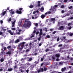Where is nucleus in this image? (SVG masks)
<instances>
[{"instance_id": "1", "label": "nucleus", "mask_w": 73, "mask_h": 73, "mask_svg": "<svg viewBox=\"0 0 73 73\" xmlns=\"http://www.w3.org/2000/svg\"><path fill=\"white\" fill-rule=\"evenodd\" d=\"M26 22L27 23H24L23 25V27L24 28H29L30 27H31V22L29 21H26Z\"/></svg>"}, {"instance_id": "2", "label": "nucleus", "mask_w": 73, "mask_h": 73, "mask_svg": "<svg viewBox=\"0 0 73 73\" xmlns=\"http://www.w3.org/2000/svg\"><path fill=\"white\" fill-rule=\"evenodd\" d=\"M24 44H25V42H24L20 43L19 44L20 46L19 49H23L24 46Z\"/></svg>"}, {"instance_id": "3", "label": "nucleus", "mask_w": 73, "mask_h": 73, "mask_svg": "<svg viewBox=\"0 0 73 73\" xmlns=\"http://www.w3.org/2000/svg\"><path fill=\"white\" fill-rule=\"evenodd\" d=\"M23 9V8H20L19 9V10L20 11H19V10H17L16 11V13H18V14H21L22 13V11H21Z\"/></svg>"}, {"instance_id": "4", "label": "nucleus", "mask_w": 73, "mask_h": 73, "mask_svg": "<svg viewBox=\"0 0 73 73\" xmlns=\"http://www.w3.org/2000/svg\"><path fill=\"white\" fill-rule=\"evenodd\" d=\"M51 11H48L46 13H45V16H46L48 14V15H50V14H51L52 12H53V11H52V10H51Z\"/></svg>"}, {"instance_id": "5", "label": "nucleus", "mask_w": 73, "mask_h": 73, "mask_svg": "<svg viewBox=\"0 0 73 73\" xmlns=\"http://www.w3.org/2000/svg\"><path fill=\"white\" fill-rule=\"evenodd\" d=\"M58 7V5H55L53 7V8H52L51 9H50L49 11L52 10V11H54V10L56 9V7Z\"/></svg>"}, {"instance_id": "6", "label": "nucleus", "mask_w": 73, "mask_h": 73, "mask_svg": "<svg viewBox=\"0 0 73 73\" xmlns=\"http://www.w3.org/2000/svg\"><path fill=\"white\" fill-rule=\"evenodd\" d=\"M15 22H16V21L15 20V21H14L12 23V27H14V28H15Z\"/></svg>"}, {"instance_id": "7", "label": "nucleus", "mask_w": 73, "mask_h": 73, "mask_svg": "<svg viewBox=\"0 0 73 73\" xmlns=\"http://www.w3.org/2000/svg\"><path fill=\"white\" fill-rule=\"evenodd\" d=\"M64 26H61L59 27V30L61 31H62V30H64Z\"/></svg>"}, {"instance_id": "8", "label": "nucleus", "mask_w": 73, "mask_h": 73, "mask_svg": "<svg viewBox=\"0 0 73 73\" xmlns=\"http://www.w3.org/2000/svg\"><path fill=\"white\" fill-rule=\"evenodd\" d=\"M6 12H7V11L2 12V13L0 14V15H1V16H4L5 15V14L6 13Z\"/></svg>"}, {"instance_id": "9", "label": "nucleus", "mask_w": 73, "mask_h": 73, "mask_svg": "<svg viewBox=\"0 0 73 73\" xmlns=\"http://www.w3.org/2000/svg\"><path fill=\"white\" fill-rule=\"evenodd\" d=\"M13 11V9H11L10 10H9V12L10 13H11V14L12 15H13L15 13V11Z\"/></svg>"}, {"instance_id": "10", "label": "nucleus", "mask_w": 73, "mask_h": 73, "mask_svg": "<svg viewBox=\"0 0 73 73\" xmlns=\"http://www.w3.org/2000/svg\"><path fill=\"white\" fill-rule=\"evenodd\" d=\"M66 70V67H64V68H62L61 69V71L62 72H64L65 70Z\"/></svg>"}, {"instance_id": "11", "label": "nucleus", "mask_w": 73, "mask_h": 73, "mask_svg": "<svg viewBox=\"0 0 73 73\" xmlns=\"http://www.w3.org/2000/svg\"><path fill=\"white\" fill-rule=\"evenodd\" d=\"M45 15H44V14H42L41 15V17L42 19H44V18H45Z\"/></svg>"}, {"instance_id": "12", "label": "nucleus", "mask_w": 73, "mask_h": 73, "mask_svg": "<svg viewBox=\"0 0 73 73\" xmlns=\"http://www.w3.org/2000/svg\"><path fill=\"white\" fill-rule=\"evenodd\" d=\"M44 10V7H42L40 9V11L42 12H43Z\"/></svg>"}, {"instance_id": "13", "label": "nucleus", "mask_w": 73, "mask_h": 73, "mask_svg": "<svg viewBox=\"0 0 73 73\" xmlns=\"http://www.w3.org/2000/svg\"><path fill=\"white\" fill-rule=\"evenodd\" d=\"M56 57L57 58H59L60 57V55L58 54H56L55 55Z\"/></svg>"}, {"instance_id": "14", "label": "nucleus", "mask_w": 73, "mask_h": 73, "mask_svg": "<svg viewBox=\"0 0 73 73\" xmlns=\"http://www.w3.org/2000/svg\"><path fill=\"white\" fill-rule=\"evenodd\" d=\"M43 68H44V71H46L47 70V68L45 67V66H43Z\"/></svg>"}, {"instance_id": "15", "label": "nucleus", "mask_w": 73, "mask_h": 73, "mask_svg": "<svg viewBox=\"0 0 73 73\" xmlns=\"http://www.w3.org/2000/svg\"><path fill=\"white\" fill-rule=\"evenodd\" d=\"M19 39H17V40L15 41V43H17V42H19Z\"/></svg>"}, {"instance_id": "16", "label": "nucleus", "mask_w": 73, "mask_h": 73, "mask_svg": "<svg viewBox=\"0 0 73 73\" xmlns=\"http://www.w3.org/2000/svg\"><path fill=\"white\" fill-rule=\"evenodd\" d=\"M34 65H32L30 66V67L31 68V70H32V69H33V68H34Z\"/></svg>"}, {"instance_id": "17", "label": "nucleus", "mask_w": 73, "mask_h": 73, "mask_svg": "<svg viewBox=\"0 0 73 73\" xmlns=\"http://www.w3.org/2000/svg\"><path fill=\"white\" fill-rule=\"evenodd\" d=\"M34 7L33 5H31L29 6V7L30 8H33Z\"/></svg>"}, {"instance_id": "18", "label": "nucleus", "mask_w": 73, "mask_h": 73, "mask_svg": "<svg viewBox=\"0 0 73 73\" xmlns=\"http://www.w3.org/2000/svg\"><path fill=\"white\" fill-rule=\"evenodd\" d=\"M29 46H30V49H31L32 48V47L31 46L32 45V43L31 42H30L29 43Z\"/></svg>"}, {"instance_id": "19", "label": "nucleus", "mask_w": 73, "mask_h": 73, "mask_svg": "<svg viewBox=\"0 0 73 73\" xmlns=\"http://www.w3.org/2000/svg\"><path fill=\"white\" fill-rule=\"evenodd\" d=\"M4 60V59L3 58H1L0 60L1 62H3Z\"/></svg>"}, {"instance_id": "20", "label": "nucleus", "mask_w": 73, "mask_h": 73, "mask_svg": "<svg viewBox=\"0 0 73 73\" xmlns=\"http://www.w3.org/2000/svg\"><path fill=\"white\" fill-rule=\"evenodd\" d=\"M12 70H13V69L12 68H11L8 69V71H9V72H11V71H12Z\"/></svg>"}, {"instance_id": "21", "label": "nucleus", "mask_w": 73, "mask_h": 73, "mask_svg": "<svg viewBox=\"0 0 73 73\" xmlns=\"http://www.w3.org/2000/svg\"><path fill=\"white\" fill-rule=\"evenodd\" d=\"M55 20H56V19H55V18H51V21H54Z\"/></svg>"}, {"instance_id": "22", "label": "nucleus", "mask_w": 73, "mask_h": 73, "mask_svg": "<svg viewBox=\"0 0 73 73\" xmlns=\"http://www.w3.org/2000/svg\"><path fill=\"white\" fill-rule=\"evenodd\" d=\"M7 20L9 22V21H11V20H12V18L11 17L9 19V20Z\"/></svg>"}, {"instance_id": "23", "label": "nucleus", "mask_w": 73, "mask_h": 73, "mask_svg": "<svg viewBox=\"0 0 73 73\" xmlns=\"http://www.w3.org/2000/svg\"><path fill=\"white\" fill-rule=\"evenodd\" d=\"M32 60V58H31L29 59L28 61H31Z\"/></svg>"}, {"instance_id": "24", "label": "nucleus", "mask_w": 73, "mask_h": 73, "mask_svg": "<svg viewBox=\"0 0 73 73\" xmlns=\"http://www.w3.org/2000/svg\"><path fill=\"white\" fill-rule=\"evenodd\" d=\"M70 58L69 57V56H67V59H66V60H70Z\"/></svg>"}, {"instance_id": "25", "label": "nucleus", "mask_w": 73, "mask_h": 73, "mask_svg": "<svg viewBox=\"0 0 73 73\" xmlns=\"http://www.w3.org/2000/svg\"><path fill=\"white\" fill-rule=\"evenodd\" d=\"M11 52L8 51L7 52L6 54H11Z\"/></svg>"}, {"instance_id": "26", "label": "nucleus", "mask_w": 73, "mask_h": 73, "mask_svg": "<svg viewBox=\"0 0 73 73\" xmlns=\"http://www.w3.org/2000/svg\"><path fill=\"white\" fill-rule=\"evenodd\" d=\"M11 48V46H9L7 47V49H10Z\"/></svg>"}, {"instance_id": "27", "label": "nucleus", "mask_w": 73, "mask_h": 73, "mask_svg": "<svg viewBox=\"0 0 73 73\" xmlns=\"http://www.w3.org/2000/svg\"><path fill=\"white\" fill-rule=\"evenodd\" d=\"M16 33L17 34V35H20V34L21 33V32H16Z\"/></svg>"}, {"instance_id": "28", "label": "nucleus", "mask_w": 73, "mask_h": 73, "mask_svg": "<svg viewBox=\"0 0 73 73\" xmlns=\"http://www.w3.org/2000/svg\"><path fill=\"white\" fill-rule=\"evenodd\" d=\"M11 30H12V31H15V30H16V28H11Z\"/></svg>"}, {"instance_id": "29", "label": "nucleus", "mask_w": 73, "mask_h": 73, "mask_svg": "<svg viewBox=\"0 0 73 73\" xmlns=\"http://www.w3.org/2000/svg\"><path fill=\"white\" fill-rule=\"evenodd\" d=\"M62 44H59L58 45V47H61L62 46Z\"/></svg>"}, {"instance_id": "30", "label": "nucleus", "mask_w": 73, "mask_h": 73, "mask_svg": "<svg viewBox=\"0 0 73 73\" xmlns=\"http://www.w3.org/2000/svg\"><path fill=\"white\" fill-rule=\"evenodd\" d=\"M29 50H29V49H27L26 50L25 52H29Z\"/></svg>"}, {"instance_id": "31", "label": "nucleus", "mask_w": 73, "mask_h": 73, "mask_svg": "<svg viewBox=\"0 0 73 73\" xmlns=\"http://www.w3.org/2000/svg\"><path fill=\"white\" fill-rule=\"evenodd\" d=\"M44 30L45 32H48V30H47V29L46 28H44Z\"/></svg>"}, {"instance_id": "32", "label": "nucleus", "mask_w": 73, "mask_h": 73, "mask_svg": "<svg viewBox=\"0 0 73 73\" xmlns=\"http://www.w3.org/2000/svg\"><path fill=\"white\" fill-rule=\"evenodd\" d=\"M49 50L48 49V48L45 50V51L46 52H47L49 51Z\"/></svg>"}, {"instance_id": "33", "label": "nucleus", "mask_w": 73, "mask_h": 73, "mask_svg": "<svg viewBox=\"0 0 73 73\" xmlns=\"http://www.w3.org/2000/svg\"><path fill=\"white\" fill-rule=\"evenodd\" d=\"M46 37L47 38H50V36L49 35H47Z\"/></svg>"}, {"instance_id": "34", "label": "nucleus", "mask_w": 73, "mask_h": 73, "mask_svg": "<svg viewBox=\"0 0 73 73\" xmlns=\"http://www.w3.org/2000/svg\"><path fill=\"white\" fill-rule=\"evenodd\" d=\"M8 32L9 33H11L12 32V31H11V30H9L8 31Z\"/></svg>"}, {"instance_id": "35", "label": "nucleus", "mask_w": 73, "mask_h": 73, "mask_svg": "<svg viewBox=\"0 0 73 73\" xmlns=\"http://www.w3.org/2000/svg\"><path fill=\"white\" fill-rule=\"evenodd\" d=\"M72 29V27L70 26L68 28V29H69V30H70Z\"/></svg>"}, {"instance_id": "36", "label": "nucleus", "mask_w": 73, "mask_h": 73, "mask_svg": "<svg viewBox=\"0 0 73 73\" xmlns=\"http://www.w3.org/2000/svg\"><path fill=\"white\" fill-rule=\"evenodd\" d=\"M26 59L25 58H21V61H24V60H25Z\"/></svg>"}, {"instance_id": "37", "label": "nucleus", "mask_w": 73, "mask_h": 73, "mask_svg": "<svg viewBox=\"0 0 73 73\" xmlns=\"http://www.w3.org/2000/svg\"><path fill=\"white\" fill-rule=\"evenodd\" d=\"M73 8V7L72 6H70V7H68L69 9H72Z\"/></svg>"}, {"instance_id": "38", "label": "nucleus", "mask_w": 73, "mask_h": 73, "mask_svg": "<svg viewBox=\"0 0 73 73\" xmlns=\"http://www.w3.org/2000/svg\"><path fill=\"white\" fill-rule=\"evenodd\" d=\"M73 35V33H71L70 34V36H72Z\"/></svg>"}, {"instance_id": "39", "label": "nucleus", "mask_w": 73, "mask_h": 73, "mask_svg": "<svg viewBox=\"0 0 73 73\" xmlns=\"http://www.w3.org/2000/svg\"><path fill=\"white\" fill-rule=\"evenodd\" d=\"M61 12L62 13H65V11L64 10H62V11Z\"/></svg>"}, {"instance_id": "40", "label": "nucleus", "mask_w": 73, "mask_h": 73, "mask_svg": "<svg viewBox=\"0 0 73 73\" xmlns=\"http://www.w3.org/2000/svg\"><path fill=\"white\" fill-rule=\"evenodd\" d=\"M59 41H60V39L59 38V37H58L57 40V41L58 42Z\"/></svg>"}, {"instance_id": "41", "label": "nucleus", "mask_w": 73, "mask_h": 73, "mask_svg": "<svg viewBox=\"0 0 73 73\" xmlns=\"http://www.w3.org/2000/svg\"><path fill=\"white\" fill-rule=\"evenodd\" d=\"M42 32H40V33H39V34L40 35H42Z\"/></svg>"}, {"instance_id": "42", "label": "nucleus", "mask_w": 73, "mask_h": 73, "mask_svg": "<svg viewBox=\"0 0 73 73\" xmlns=\"http://www.w3.org/2000/svg\"><path fill=\"white\" fill-rule=\"evenodd\" d=\"M64 8V5H62L61 6V8Z\"/></svg>"}, {"instance_id": "43", "label": "nucleus", "mask_w": 73, "mask_h": 73, "mask_svg": "<svg viewBox=\"0 0 73 73\" xmlns=\"http://www.w3.org/2000/svg\"><path fill=\"white\" fill-rule=\"evenodd\" d=\"M59 64L60 65H62L63 64V63L62 62H59Z\"/></svg>"}, {"instance_id": "44", "label": "nucleus", "mask_w": 73, "mask_h": 73, "mask_svg": "<svg viewBox=\"0 0 73 73\" xmlns=\"http://www.w3.org/2000/svg\"><path fill=\"white\" fill-rule=\"evenodd\" d=\"M64 49V48H63V47H62V48H61L60 49V50L59 51V52H60V51H61V50L62 49Z\"/></svg>"}, {"instance_id": "45", "label": "nucleus", "mask_w": 73, "mask_h": 73, "mask_svg": "<svg viewBox=\"0 0 73 73\" xmlns=\"http://www.w3.org/2000/svg\"><path fill=\"white\" fill-rule=\"evenodd\" d=\"M40 5H40V4H38V5L36 7H40Z\"/></svg>"}, {"instance_id": "46", "label": "nucleus", "mask_w": 73, "mask_h": 73, "mask_svg": "<svg viewBox=\"0 0 73 73\" xmlns=\"http://www.w3.org/2000/svg\"><path fill=\"white\" fill-rule=\"evenodd\" d=\"M70 25H71V23H69L68 24V26H70Z\"/></svg>"}, {"instance_id": "47", "label": "nucleus", "mask_w": 73, "mask_h": 73, "mask_svg": "<svg viewBox=\"0 0 73 73\" xmlns=\"http://www.w3.org/2000/svg\"><path fill=\"white\" fill-rule=\"evenodd\" d=\"M3 33L1 32H0V35H3Z\"/></svg>"}, {"instance_id": "48", "label": "nucleus", "mask_w": 73, "mask_h": 73, "mask_svg": "<svg viewBox=\"0 0 73 73\" xmlns=\"http://www.w3.org/2000/svg\"><path fill=\"white\" fill-rule=\"evenodd\" d=\"M38 33H39V32L38 31H37L36 33V35H38Z\"/></svg>"}, {"instance_id": "49", "label": "nucleus", "mask_w": 73, "mask_h": 73, "mask_svg": "<svg viewBox=\"0 0 73 73\" xmlns=\"http://www.w3.org/2000/svg\"><path fill=\"white\" fill-rule=\"evenodd\" d=\"M10 35H13V33L12 32H11L10 33Z\"/></svg>"}, {"instance_id": "50", "label": "nucleus", "mask_w": 73, "mask_h": 73, "mask_svg": "<svg viewBox=\"0 0 73 73\" xmlns=\"http://www.w3.org/2000/svg\"><path fill=\"white\" fill-rule=\"evenodd\" d=\"M26 64L27 65H30L31 64V63H27Z\"/></svg>"}, {"instance_id": "51", "label": "nucleus", "mask_w": 73, "mask_h": 73, "mask_svg": "<svg viewBox=\"0 0 73 73\" xmlns=\"http://www.w3.org/2000/svg\"><path fill=\"white\" fill-rule=\"evenodd\" d=\"M11 43H13V40H11L10 42Z\"/></svg>"}, {"instance_id": "52", "label": "nucleus", "mask_w": 73, "mask_h": 73, "mask_svg": "<svg viewBox=\"0 0 73 73\" xmlns=\"http://www.w3.org/2000/svg\"><path fill=\"white\" fill-rule=\"evenodd\" d=\"M52 58L53 60H55V57L54 56H52Z\"/></svg>"}, {"instance_id": "53", "label": "nucleus", "mask_w": 73, "mask_h": 73, "mask_svg": "<svg viewBox=\"0 0 73 73\" xmlns=\"http://www.w3.org/2000/svg\"><path fill=\"white\" fill-rule=\"evenodd\" d=\"M56 33V31H55L53 32V34H55Z\"/></svg>"}, {"instance_id": "54", "label": "nucleus", "mask_w": 73, "mask_h": 73, "mask_svg": "<svg viewBox=\"0 0 73 73\" xmlns=\"http://www.w3.org/2000/svg\"><path fill=\"white\" fill-rule=\"evenodd\" d=\"M41 72H42L44 71V69H43V68H41Z\"/></svg>"}, {"instance_id": "55", "label": "nucleus", "mask_w": 73, "mask_h": 73, "mask_svg": "<svg viewBox=\"0 0 73 73\" xmlns=\"http://www.w3.org/2000/svg\"><path fill=\"white\" fill-rule=\"evenodd\" d=\"M41 45H42V44H41V43H40L39 44V46H41Z\"/></svg>"}, {"instance_id": "56", "label": "nucleus", "mask_w": 73, "mask_h": 73, "mask_svg": "<svg viewBox=\"0 0 73 73\" xmlns=\"http://www.w3.org/2000/svg\"><path fill=\"white\" fill-rule=\"evenodd\" d=\"M40 72H41V70H38V73H40Z\"/></svg>"}, {"instance_id": "57", "label": "nucleus", "mask_w": 73, "mask_h": 73, "mask_svg": "<svg viewBox=\"0 0 73 73\" xmlns=\"http://www.w3.org/2000/svg\"><path fill=\"white\" fill-rule=\"evenodd\" d=\"M44 60V58H41V61H42Z\"/></svg>"}, {"instance_id": "58", "label": "nucleus", "mask_w": 73, "mask_h": 73, "mask_svg": "<svg viewBox=\"0 0 73 73\" xmlns=\"http://www.w3.org/2000/svg\"><path fill=\"white\" fill-rule=\"evenodd\" d=\"M36 31L35 30H34L33 32V33H34V34H35V33H36Z\"/></svg>"}, {"instance_id": "59", "label": "nucleus", "mask_w": 73, "mask_h": 73, "mask_svg": "<svg viewBox=\"0 0 73 73\" xmlns=\"http://www.w3.org/2000/svg\"><path fill=\"white\" fill-rule=\"evenodd\" d=\"M18 31H19V32H21V31H22V30H21V29H20V30L19 29V30H18Z\"/></svg>"}, {"instance_id": "60", "label": "nucleus", "mask_w": 73, "mask_h": 73, "mask_svg": "<svg viewBox=\"0 0 73 73\" xmlns=\"http://www.w3.org/2000/svg\"><path fill=\"white\" fill-rule=\"evenodd\" d=\"M68 1V0H64V3H66Z\"/></svg>"}, {"instance_id": "61", "label": "nucleus", "mask_w": 73, "mask_h": 73, "mask_svg": "<svg viewBox=\"0 0 73 73\" xmlns=\"http://www.w3.org/2000/svg\"><path fill=\"white\" fill-rule=\"evenodd\" d=\"M29 72V70H26V72L27 73H28V72Z\"/></svg>"}, {"instance_id": "62", "label": "nucleus", "mask_w": 73, "mask_h": 73, "mask_svg": "<svg viewBox=\"0 0 73 73\" xmlns=\"http://www.w3.org/2000/svg\"><path fill=\"white\" fill-rule=\"evenodd\" d=\"M70 60H73V58H70Z\"/></svg>"}, {"instance_id": "63", "label": "nucleus", "mask_w": 73, "mask_h": 73, "mask_svg": "<svg viewBox=\"0 0 73 73\" xmlns=\"http://www.w3.org/2000/svg\"><path fill=\"white\" fill-rule=\"evenodd\" d=\"M35 26H36V27H37L38 26V24L36 23L35 24Z\"/></svg>"}, {"instance_id": "64", "label": "nucleus", "mask_w": 73, "mask_h": 73, "mask_svg": "<svg viewBox=\"0 0 73 73\" xmlns=\"http://www.w3.org/2000/svg\"><path fill=\"white\" fill-rule=\"evenodd\" d=\"M54 73H58V72L56 71H54L53 72Z\"/></svg>"}]
</instances>
